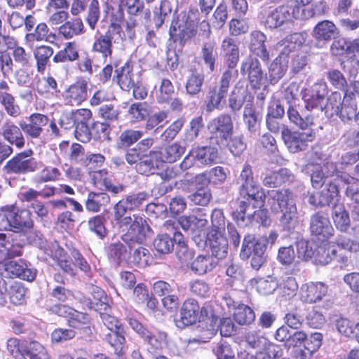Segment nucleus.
<instances>
[{
	"instance_id": "f257e3e1",
	"label": "nucleus",
	"mask_w": 359,
	"mask_h": 359,
	"mask_svg": "<svg viewBox=\"0 0 359 359\" xmlns=\"http://www.w3.org/2000/svg\"><path fill=\"white\" fill-rule=\"evenodd\" d=\"M149 198V194L144 191L133 194L120 200L113 208L114 221L118 229H128L122 236V240L130 248L134 245L142 244L151 229L147 220L137 214L126 215L128 211H133L141 207Z\"/></svg>"
},
{
	"instance_id": "f03ea898",
	"label": "nucleus",
	"mask_w": 359,
	"mask_h": 359,
	"mask_svg": "<svg viewBox=\"0 0 359 359\" xmlns=\"http://www.w3.org/2000/svg\"><path fill=\"white\" fill-rule=\"evenodd\" d=\"M237 183L241 196L246 201L240 203L237 212L233 213V217L238 225L247 226L252 223L253 219L252 212H247L250 205L252 204L253 208L263 205L265 195L254 180L252 167L249 164L243 165Z\"/></svg>"
},
{
	"instance_id": "7ed1b4c3",
	"label": "nucleus",
	"mask_w": 359,
	"mask_h": 359,
	"mask_svg": "<svg viewBox=\"0 0 359 359\" xmlns=\"http://www.w3.org/2000/svg\"><path fill=\"white\" fill-rule=\"evenodd\" d=\"M269 195L271 212L281 213L279 222L283 229L286 231L294 229L298 224V211L293 192L288 189H282L272 190Z\"/></svg>"
},
{
	"instance_id": "20e7f679",
	"label": "nucleus",
	"mask_w": 359,
	"mask_h": 359,
	"mask_svg": "<svg viewBox=\"0 0 359 359\" xmlns=\"http://www.w3.org/2000/svg\"><path fill=\"white\" fill-rule=\"evenodd\" d=\"M130 327L148 344V354H155L162 350L163 345L166 344L168 334L161 330H150L139 320L133 317L127 319Z\"/></svg>"
},
{
	"instance_id": "39448f33",
	"label": "nucleus",
	"mask_w": 359,
	"mask_h": 359,
	"mask_svg": "<svg viewBox=\"0 0 359 359\" xmlns=\"http://www.w3.org/2000/svg\"><path fill=\"white\" fill-rule=\"evenodd\" d=\"M236 75V72H234L231 69H226L222 73L219 82L215 86L209 87L206 95L207 111H212L216 109L221 108L222 103L225 102L230 83Z\"/></svg>"
},
{
	"instance_id": "423d86ee",
	"label": "nucleus",
	"mask_w": 359,
	"mask_h": 359,
	"mask_svg": "<svg viewBox=\"0 0 359 359\" xmlns=\"http://www.w3.org/2000/svg\"><path fill=\"white\" fill-rule=\"evenodd\" d=\"M33 151L30 149L20 152L8 161L4 166L7 174H26L34 172L43 167V163L32 158Z\"/></svg>"
},
{
	"instance_id": "0eeeda50",
	"label": "nucleus",
	"mask_w": 359,
	"mask_h": 359,
	"mask_svg": "<svg viewBox=\"0 0 359 359\" xmlns=\"http://www.w3.org/2000/svg\"><path fill=\"white\" fill-rule=\"evenodd\" d=\"M281 137L291 153H298L307 149L309 142L313 141L315 134L312 130L292 131L287 126L281 128Z\"/></svg>"
},
{
	"instance_id": "6e6552de",
	"label": "nucleus",
	"mask_w": 359,
	"mask_h": 359,
	"mask_svg": "<svg viewBox=\"0 0 359 359\" xmlns=\"http://www.w3.org/2000/svg\"><path fill=\"white\" fill-rule=\"evenodd\" d=\"M208 129L211 140H215L218 145H226L233 130L231 116L226 114H220L209 122Z\"/></svg>"
},
{
	"instance_id": "1a4fd4ad",
	"label": "nucleus",
	"mask_w": 359,
	"mask_h": 359,
	"mask_svg": "<svg viewBox=\"0 0 359 359\" xmlns=\"http://www.w3.org/2000/svg\"><path fill=\"white\" fill-rule=\"evenodd\" d=\"M121 39V27L112 23L104 34H100L95 41L93 50L100 53L103 58H107L112 55V43Z\"/></svg>"
},
{
	"instance_id": "9d476101",
	"label": "nucleus",
	"mask_w": 359,
	"mask_h": 359,
	"mask_svg": "<svg viewBox=\"0 0 359 359\" xmlns=\"http://www.w3.org/2000/svg\"><path fill=\"white\" fill-rule=\"evenodd\" d=\"M326 95L325 86L323 83H315L311 89H306L303 95V100L305 102V108L307 110H311L313 109H319L323 111V109L325 110V113H328L330 107H331L332 110L334 112H337V109H334L332 104H327L323 107V102Z\"/></svg>"
},
{
	"instance_id": "9b49d317",
	"label": "nucleus",
	"mask_w": 359,
	"mask_h": 359,
	"mask_svg": "<svg viewBox=\"0 0 359 359\" xmlns=\"http://www.w3.org/2000/svg\"><path fill=\"white\" fill-rule=\"evenodd\" d=\"M196 33L194 24L188 22L186 14L180 15L176 21H173L170 27L169 34L174 41L184 45L186 41Z\"/></svg>"
},
{
	"instance_id": "f8f14e48",
	"label": "nucleus",
	"mask_w": 359,
	"mask_h": 359,
	"mask_svg": "<svg viewBox=\"0 0 359 359\" xmlns=\"http://www.w3.org/2000/svg\"><path fill=\"white\" fill-rule=\"evenodd\" d=\"M10 231L21 232L32 228L34 222L31 212L25 209H20L15 205H8Z\"/></svg>"
},
{
	"instance_id": "ddd939ff",
	"label": "nucleus",
	"mask_w": 359,
	"mask_h": 359,
	"mask_svg": "<svg viewBox=\"0 0 359 359\" xmlns=\"http://www.w3.org/2000/svg\"><path fill=\"white\" fill-rule=\"evenodd\" d=\"M208 223L205 218L194 215L182 216L178 219V224L182 229L192 233L193 240L199 248L204 247V239L201 238V232L207 226Z\"/></svg>"
},
{
	"instance_id": "4468645a",
	"label": "nucleus",
	"mask_w": 359,
	"mask_h": 359,
	"mask_svg": "<svg viewBox=\"0 0 359 359\" xmlns=\"http://www.w3.org/2000/svg\"><path fill=\"white\" fill-rule=\"evenodd\" d=\"M241 72L242 74H248V79L252 88L259 89L262 86L264 74L260 62L258 59L249 57L241 63Z\"/></svg>"
},
{
	"instance_id": "2eb2a0df",
	"label": "nucleus",
	"mask_w": 359,
	"mask_h": 359,
	"mask_svg": "<svg viewBox=\"0 0 359 359\" xmlns=\"http://www.w3.org/2000/svg\"><path fill=\"white\" fill-rule=\"evenodd\" d=\"M62 97L67 104L80 105L88 98V82L80 79L70 85L63 93Z\"/></svg>"
},
{
	"instance_id": "dca6fc26",
	"label": "nucleus",
	"mask_w": 359,
	"mask_h": 359,
	"mask_svg": "<svg viewBox=\"0 0 359 359\" xmlns=\"http://www.w3.org/2000/svg\"><path fill=\"white\" fill-rule=\"evenodd\" d=\"M301 299L307 304L322 301L328 293V287L322 282H309L302 285Z\"/></svg>"
},
{
	"instance_id": "f3484780",
	"label": "nucleus",
	"mask_w": 359,
	"mask_h": 359,
	"mask_svg": "<svg viewBox=\"0 0 359 359\" xmlns=\"http://www.w3.org/2000/svg\"><path fill=\"white\" fill-rule=\"evenodd\" d=\"M208 244L213 256L218 259L225 257L228 253L229 243L224 232L208 231L204 246Z\"/></svg>"
},
{
	"instance_id": "a211bd4d",
	"label": "nucleus",
	"mask_w": 359,
	"mask_h": 359,
	"mask_svg": "<svg viewBox=\"0 0 359 359\" xmlns=\"http://www.w3.org/2000/svg\"><path fill=\"white\" fill-rule=\"evenodd\" d=\"M200 306L194 299L186 300L181 309L180 318L175 320V324L179 328L195 323L198 318Z\"/></svg>"
},
{
	"instance_id": "6ab92c4d",
	"label": "nucleus",
	"mask_w": 359,
	"mask_h": 359,
	"mask_svg": "<svg viewBox=\"0 0 359 359\" xmlns=\"http://www.w3.org/2000/svg\"><path fill=\"white\" fill-rule=\"evenodd\" d=\"M310 230L312 234L327 239L334 235V230L329 219L323 213L313 215L310 219Z\"/></svg>"
},
{
	"instance_id": "aec40b11",
	"label": "nucleus",
	"mask_w": 359,
	"mask_h": 359,
	"mask_svg": "<svg viewBox=\"0 0 359 359\" xmlns=\"http://www.w3.org/2000/svg\"><path fill=\"white\" fill-rule=\"evenodd\" d=\"M29 123L20 122V126L27 135L32 138H37L41 134L43 127L48 123L49 118L46 115L34 113L29 116Z\"/></svg>"
},
{
	"instance_id": "412c9836",
	"label": "nucleus",
	"mask_w": 359,
	"mask_h": 359,
	"mask_svg": "<svg viewBox=\"0 0 359 359\" xmlns=\"http://www.w3.org/2000/svg\"><path fill=\"white\" fill-rule=\"evenodd\" d=\"M291 10L287 4L270 11L265 20L266 27L276 29L290 21L293 18Z\"/></svg>"
},
{
	"instance_id": "4be33fe9",
	"label": "nucleus",
	"mask_w": 359,
	"mask_h": 359,
	"mask_svg": "<svg viewBox=\"0 0 359 359\" xmlns=\"http://www.w3.org/2000/svg\"><path fill=\"white\" fill-rule=\"evenodd\" d=\"M18 149L25 145V138L20 128L11 120H6L0 129V137Z\"/></svg>"
},
{
	"instance_id": "5701e85b",
	"label": "nucleus",
	"mask_w": 359,
	"mask_h": 359,
	"mask_svg": "<svg viewBox=\"0 0 359 359\" xmlns=\"http://www.w3.org/2000/svg\"><path fill=\"white\" fill-rule=\"evenodd\" d=\"M221 53L225 59L227 69L233 71L239 60V49L234 39L227 37L222 41Z\"/></svg>"
},
{
	"instance_id": "b1692460",
	"label": "nucleus",
	"mask_w": 359,
	"mask_h": 359,
	"mask_svg": "<svg viewBox=\"0 0 359 359\" xmlns=\"http://www.w3.org/2000/svg\"><path fill=\"white\" fill-rule=\"evenodd\" d=\"M92 113L88 109H79L70 112L63 113L60 118L61 128L69 130L75 127L78 121H82L86 118H90Z\"/></svg>"
},
{
	"instance_id": "393cba45",
	"label": "nucleus",
	"mask_w": 359,
	"mask_h": 359,
	"mask_svg": "<svg viewBox=\"0 0 359 359\" xmlns=\"http://www.w3.org/2000/svg\"><path fill=\"white\" fill-rule=\"evenodd\" d=\"M158 158H159V151H151L149 154H143L135 165L137 172L141 175H149L153 173L158 168Z\"/></svg>"
},
{
	"instance_id": "a878e982",
	"label": "nucleus",
	"mask_w": 359,
	"mask_h": 359,
	"mask_svg": "<svg viewBox=\"0 0 359 359\" xmlns=\"http://www.w3.org/2000/svg\"><path fill=\"white\" fill-rule=\"evenodd\" d=\"M85 32L83 22L81 18L66 21L59 27V33L65 39H70Z\"/></svg>"
},
{
	"instance_id": "bb28decb",
	"label": "nucleus",
	"mask_w": 359,
	"mask_h": 359,
	"mask_svg": "<svg viewBox=\"0 0 359 359\" xmlns=\"http://www.w3.org/2000/svg\"><path fill=\"white\" fill-rule=\"evenodd\" d=\"M193 152L196 161L203 165L215 163L218 159L217 149L212 146L198 147Z\"/></svg>"
},
{
	"instance_id": "cd10ccee",
	"label": "nucleus",
	"mask_w": 359,
	"mask_h": 359,
	"mask_svg": "<svg viewBox=\"0 0 359 359\" xmlns=\"http://www.w3.org/2000/svg\"><path fill=\"white\" fill-rule=\"evenodd\" d=\"M124 328L109 331L103 337V340L114 348L115 353L121 355L123 353V346L126 342Z\"/></svg>"
},
{
	"instance_id": "c85d7f7f",
	"label": "nucleus",
	"mask_w": 359,
	"mask_h": 359,
	"mask_svg": "<svg viewBox=\"0 0 359 359\" xmlns=\"http://www.w3.org/2000/svg\"><path fill=\"white\" fill-rule=\"evenodd\" d=\"M261 120L262 114L257 111L253 104H246L243 109V121L251 134L256 133Z\"/></svg>"
},
{
	"instance_id": "c756f323",
	"label": "nucleus",
	"mask_w": 359,
	"mask_h": 359,
	"mask_svg": "<svg viewBox=\"0 0 359 359\" xmlns=\"http://www.w3.org/2000/svg\"><path fill=\"white\" fill-rule=\"evenodd\" d=\"M250 50L262 60H267L269 54L265 46L266 36L260 31H254L250 34Z\"/></svg>"
},
{
	"instance_id": "7c9ffc66",
	"label": "nucleus",
	"mask_w": 359,
	"mask_h": 359,
	"mask_svg": "<svg viewBox=\"0 0 359 359\" xmlns=\"http://www.w3.org/2000/svg\"><path fill=\"white\" fill-rule=\"evenodd\" d=\"M117 82L123 90H129L135 86V75L133 67L126 63L124 66L116 70Z\"/></svg>"
},
{
	"instance_id": "2f4dec72",
	"label": "nucleus",
	"mask_w": 359,
	"mask_h": 359,
	"mask_svg": "<svg viewBox=\"0 0 359 359\" xmlns=\"http://www.w3.org/2000/svg\"><path fill=\"white\" fill-rule=\"evenodd\" d=\"M59 147L72 163H79L85 158V149L79 144L72 143L69 145V142L63 141Z\"/></svg>"
},
{
	"instance_id": "473e14b6",
	"label": "nucleus",
	"mask_w": 359,
	"mask_h": 359,
	"mask_svg": "<svg viewBox=\"0 0 359 359\" xmlns=\"http://www.w3.org/2000/svg\"><path fill=\"white\" fill-rule=\"evenodd\" d=\"M337 27L330 20L318 22L313 30L312 35L317 40L329 41L335 34Z\"/></svg>"
},
{
	"instance_id": "72a5a7b5",
	"label": "nucleus",
	"mask_w": 359,
	"mask_h": 359,
	"mask_svg": "<svg viewBox=\"0 0 359 359\" xmlns=\"http://www.w3.org/2000/svg\"><path fill=\"white\" fill-rule=\"evenodd\" d=\"M344 54L359 65V39L353 42H347L344 39L338 40V55Z\"/></svg>"
},
{
	"instance_id": "f704fd0d",
	"label": "nucleus",
	"mask_w": 359,
	"mask_h": 359,
	"mask_svg": "<svg viewBox=\"0 0 359 359\" xmlns=\"http://www.w3.org/2000/svg\"><path fill=\"white\" fill-rule=\"evenodd\" d=\"M304 40L302 34L294 33L285 37L279 43L281 54L288 55L302 46Z\"/></svg>"
},
{
	"instance_id": "c9c22d12",
	"label": "nucleus",
	"mask_w": 359,
	"mask_h": 359,
	"mask_svg": "<svg viewBox=\"0 0 359 359\" xmlns=\"http://www.w3.org/2000/svg\"><path fill=\"white\" fill-rule=\"evenodd\" d=\"M128 252L124 245L120 242L111 243L108 247V256L114 267L121 266L126 259Z\"/></svg>"
},
{
	"instance_id": "e433bc0d",
	"label": "nucleus",
	"mask_w": 359,
	"mask_h": 359,
	"mask_svg": "<svg viewBox=\"0 0 359 359\" xmlns=\"http://www.w3.org/2000/svg\"><path fill=\"white\" fill-rule=\"evenodd\" d=\"M185 147L178 142H173L166 146L163 150L159 152V158L163 162L174 163L184 154Z\"/></svg>"
},
{
	"instance_id": "4c0bfd02",
	"label": "nucleus",
	"mask_w": 359,
	"mask_h": 359,
	"mask_svg": "<svg viewBox=\"0 0 359 359\" xmlns=\"http://www.w3.org/2000/svg\"><path fill=\"white\" fill-rule=\"evenodd\" d=\"M331 168L332 170L331 171V175H332L337 171V167L332 163H327L324 168H322L319 165H314L312 170V173L311 175V181L312 186L316 188H320L325 183V180L327 177H328V172H325V169H329Z\"/></svg>"
},
{
	"instance_id": "58836bf2",
	"label": "nucleus",
	"mask_w": 359,
	"mask_h": 359,
	"mask_svg": "<svg viewBox=\"0 0 359 359\" xmlns=\"http://www.w3.org/2000/svg\"><path fill=\"white\" fill-rule=\"evenodd\" d=\"M287 70V61L282 57H276L270 65V83L274 85L283 77Z\"/></svg>"
},
{
	"instance_id": "ea45409f",
	"label": "nucleus",
	"mask_w": 359,
	"mask_h": 359,
	"mask_svg": "<svg viewBox=\"0 0 359 359\" xmlns=\"http://www.w3.org/2000/svg\"><path fill=\"white\" fill-rule=\"evenodd\" d=\"M78 46L75 42H68L65 48L60 50L54 57L55 62H73L78 60Z\"/></svg>"
},
{
	"instance_id": "a19ab883",
	"label": "nucleus",
	"mask_w": 359,
	"mask_h": 359,
	"mask_svg": "<svg viewBox=\"0 0 359 359\" xmlns=\"http://www.w3.org/2000/svg\"><path fill=\"white\" fill-rule=\"evenodd\" d=\"M109 201V196L105 193L90 192L85 202V206L88 211L97 212L102 205Z\"/></svg>"
},
{
	"instance_id": "79ce46f5",
	"label": "nucleus",
	"mask_w": 359,
	"mask_h": 359,
	"mask_svg": "<svg viewBox=\"0 0 359 359\" xmlns=\"http://www.w3.org/2000/svg\"><path fill=\"white\" fill-rule=\"evenodd\" d=\"M213 41H209L203 43L201 48V55L205 64L209 67L210 72L215 69V62L217 59V52Z\"/></svg>"
},
{
	"instance_id": "37998d69",
	"label": "nucleus",
	"mask_w": 359,
	"mask_h": 359,
	"mask_svg": "<svg viewBox=\"0 0 359 359\" xmlns=\"http://www.w3.org/2000/svg\"><path fill=\"white\" fill-rule=\"evenodd\" d=\"M204 80L205 76L203 73L192 72L187 79L185 85L187 93L192 96L198 95L202 90Z\"/></svg>"
},
{
	"instance_id": "c03bdc74",
	"label": "nucleus",
	"mask_w": 359,
	"mask_h": 359,
	"mask_svg": "<svg viewBox=\"0 0 359 359\" xmlns=\"http://www.w3.org/2000/svg\"><path fill=\"white\" fill-rule=\"evenodd\" d=\"M257 290L262 295H269L278 288V283L273 276L259 277L255 279Z\"/></svg>"
},
{
	"instance_id": "a18cd8bd",
	"label": "nucleus",
	"mask_w": 359,
	"mask_h": 359,
	"mask_svg": "<svg viewBox=\"0 0 359 359\" xmlns=\"http://www.w3.org/2000/svg\"><path fill=\"white\" fill-rule=\"evenodd\" d=\"M327 196L323 195L320 192H314L309 196V203L315 206H324L329 205L331 202V199L337 196V186L335 184H330L329 188L327 189Z\"/></svg>"
},
{
	"instance_id": "49530a36",
	"label": "nucleus",
	"mask_w": 359,
	"mask_h": 359,
	"mask_svg": "<svg viewBox=\"0 0 359 359\" xmlns=\"http://www.w3.org/2000/svg\"><path fill=\"white\" fill-rule=\"evenodd\" d=\"M287 113L290 121L302 130L307 129L314 124L313 116L306 115L305 118H302L299 111L292 105H290Z\"/></svg>"
},
{
	"instance_id": "de8ad7c7",
	"label": "nucleus",
	"mask_w": 359,
	"mask_h": 359,
	"mask_svg": "<svg viewBox=\"0 0 359 359\" xmlns=\"http://www.w3.org/2000/svg\"><path fill=\"white\" fill-rule=\"evenodd\" d=\"M175 93L172 82L168 79H162L158 88L156 90L155 96L159 103L169 102Z\"/></svg>"
},
{
	"instance_id": "09e8293b",
	"label": "nucleus",
	"mask_w": 359,
	"mask_h": 359,
	"mask_svg": "<svg viewBox=\"0 0 359 359\" xmlns=\"http://www.w3.org/2000/svg\"><path fill=\"white\" fill-rule=\"evenodd\" d=\"M233 317L239 325H249L255 320V314L250 306L240 304L235 309Z\"/></svg>"
},
{
	"instance_id": "8fccbe9b",
	"label": "nucleus",
	"mask_w": 359,
	"mask_h": 359,
	"mask_svg": "<svg viewBox=\"0 0 359 359\" xmlns=\"http://www.w3.org/2000/svg\"><path fill=\"white\" fill-rule=\"evenodd\" d=\"M25 357L30 359H49L48 355L42 344L36 341H32L24 348Z\"/></svg>"
},
{
	"instance_id": "3c124183",
	"label": "nucleus",
	"mask_w": 359,
	"mask_h": 359,
	"mask_svg": "<svg viewBox=\"0 0 359 359\" xmlns=\"http://www.w3.org/2000/svg\"><path fill=\"white\" fill-rule=\"evenodd\" d=\"M152 262L153 257L147 249L142 246H139L135 250L133 255V262L137 266L140 268H146L151 266Z\"/></svg>"
},
{
	"instance_id": "603ef678",
	"label": "nucleus",
	"mask_w": 359,
	"mask_h": 359,
	"mask_svg": "<svg viewBox=\"0 0 359 359\" xmlns=\"http://www.w3.org/2000/svg\"><path fill=\"white\" fill-rule=\"evenodd\" d=\"M53 54V50L50 46H41L36 48L34 56L37 62V69L39 72L44 71L46 65Z\"/></svg>"
},
{
	"instance_id": "864d4df0",
	"label": "nucleus",
	"mask_w": 359,
	"mask_h": 359,
	"mask_svg": "<svg viewBox=\"0 0 359 359\" xmlns=\"http://www.w3.org/2000/svg\"><path fill=\"white\" fill-rule=\"evenodd\" d=\"M0 101L8 115L13 117H17L20 115V107L15 104V98L11 94L0 93Z\"/></svg>"
},
{
	"instance_id": "5fc2aeb1",
	"label": "nucleus",
	"mask_w": 359,
	"mask_h": 359,
	"mask_svg": "<svg viewBox=\"0 0 359 359\" xmlns=\"http://www.w3.org/2000/svg\"><path fill=\"white\" fill-rule=\"evenodd\" d=\"M100 17V3L97 0H90L86 21L91 29H95Z\"/></svg>"
},
{
	"instance_id": "6e6d98bb",
	"label": "nucleus",
	"mask_w": 359,
	"mask_h": 359,
	"mask_svg": "<svg viewBox=\"0 0 359 359\" xmlns=\"http://www.w3.org/2000/svg\"><path fill=\"white\" fill-rule=\"evenodd\" d=\"M154 247L158 252L169 253L174 247L172 238L166 233L159 234L154 241Z\"/></svg>"
},
{
	"instance_id": "4d7b16f0",
	"label": "nucleus",
	"mask_w": 359,
	"mask_h": 359,
	"mask_svg": "<svg viewBox=\"0 0 359 359\" xmlns=\"http://www.w3.org/2000/svg\"><path fill=\"white\" fill-rule=\"evenodd\" d=\"M24 245V241L20 240L17 236L10 237V244L7 245L4 252L5 258L12 259L13 257L21 256Z\"/></svg>"
},
{
	"instance_id": "13d9d810",
	"label": "nucleus",
	"mask_w": 359,
	"mask_h": 359,
	"mask_svg": "<svg viewBox=\"0 0 359 359\" xmlns=\"http://www.w3.org/2000/svg\"><path fill=\"white\" fill-rule=\"evenodd\" d=\"M245 341L253 348H264L268 344V339L260 332L252 330L246 333Z\"/></svg>"
},
{
	"instance_id": "bf43d9fd",
	"label": "nucleus",
	"mask_w": 359,
	"mask_h": 359,
	"mask_svg": "<svg viewBox=\"0 0 359 359\" xmlns=\"http://www.w3.org/2000/svg\"><path fill=\"white\" fill-rule=\"evenodd\" d=\"M217 359H236L235 354L231 346L226 341H221L212 348Z\"/></svg>"
},
{
	"instance_id": "052dcab7",
	"label": "nucleus",
	"mask_w": 359,
	"mask_h": 359,
	"mask_svg": "<svg viewBox=\"0 0 359 359\" xmlns=\"http://www.w3.org/2000/svg\"><path fill=\"white\" fill-rule=\"evenodd\" d=\"M90 118H86L82 121H78L75 126V137L81 142H87L91 139V132L88 126Z\"/></svg>"
},
{
	"instance_id": "680f3d73",
	"label": "nucleus",
	"mask_w": 359,
	"mask_h": 359,
	"mask_svg": "<svg viewBox=\"0 0 359 359\" xmlns=\"http://www.w3.org/2000/svg\"><path fill=\"white\" fill-rule=\"evenodd\" d=\"M133 121L137 122L144 119L149 115V110L145 102L133 104L128 111Z\"/></svg>"
},
{
	"instance_id": "e2e57ef3",
	"label": "nucleus",
	"mask_w": 359,
	"mask_h": 359,
	"mask_svg": "<svg viewBox=\"0 0 359 359\" xmlns=\"http://www.w3.org/2000/svg\"><path fill=\"white\" fill-rule=\"evenodd\" d=\"M109 306L104 304V312H100V318L103 324L109 331H113L118 329L124 328L122 323L114 316L107 312Z\"/></svg>"
},
{
	"instance_id": "0e129e2a",
	"label": "nucleus",
	"mask_w": 359,
	"mask_h": 359,
	"mask_svg": "<svg viewBox=\"0 0 359 359\" xmlns=\"http://www.w3.org/2000/svg\"><path fill=\"white\" fill-rule=\"evenodd\" d=\"M224 232L225 218L224 213L220 209H215L211 215V226L208 231Z\"/></svg>"
},
{
	"instance_id": "69168bd1",
	"label": "nucleus",
	"mask_w": 359,
	"mask_h": 359,
	"mask_svg": "<svg viewBox=\"0 0 359 359\" xmlns=\"http://www.w3.org/2000/svg\"><path fill=\"white\" fill-rule=\"evenodd\" d=\"M142 136V131L128 129L121 133L119 140L123 146L130 147L137 142Z\"/></svg>"
},
{
	"instance_id": "338daca9",
	"label": "nucleus",
	"mask_w": 359,
	"mask_h": 359,
	"mask_svg": "<svg viewBox=\"0 0 359 359\" xmlns=\"http://www.w3.org/2000/svg\"><path fill=\"white\" fill-rule=\"evenodd\" d=\"M185 121L183 118H179L172 123L162 133L161 137L164 141L172 140L182 128Z\"/></svg>"
},
{
	"instance_id": "774afa93",
	"label": "nucleus",
	"mask_w": 359,
	"mask_h": 359,
	"mask_svg": "<svg viewBox=\"0 0 359 359\" xmlns=\"http://www.w3.org/2000/svg\"><path fill=\"white\" fill-rule=\"evenodd\" d=\"M185 121L183 118H179L172 123L162 133L161 137L164 141L172 140L182 128Z\"/></svg>"
}]
</instances>
